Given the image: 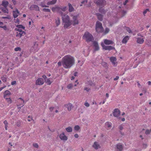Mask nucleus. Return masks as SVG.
<instances>
[{"label":"nucleus","mask_w":151,"mask_h":151,"mask_svg":"<svg viewBox=\"0 0 151 151\" xmlns=\"http://www.w3.org/2000/svg\"><path fill=\"white\" fill-rule=\"evenodd\" d=\"M75 61L73 57L70 55H66L62 59V65L65 68H70L74 64Z\"/></svg>","instance_id":"obj_1"},{"label":"nucleus","mask_w":151,"mask_h":151,"mask_svg":"<svg viewBox=\"0 0 151 151\" xmlns=\"http://www.w3.org/2000/svg\"><path fill=\"white\" fill-rule=\"evenodd\" d=\"M62 18L63 22L64 23V27L65 29H68L72 24L70 20V17L66 14L62 16Z\"/></svg>","instance_id":"obj_2"},{"label":"nucleus","mask_w":151,"mask_h":151,"mask_svg":"<svg viewBox=\"0 0 151 151\" xmlns=\"http://www.w3.org/2000/svg\"><path fill=\"white\" fill-rule=\"evenodd\" d=\"M82 38L87 42H92L93 40V37L92 34L88 32H85Z\"/></svg>","instance_id":"obj_3"},{"label":"nucleus","mask_w":151,"mask_h":151,"mask_svg":"<svg viewBox=\"0 0 151 151\" xmlns=\"http://www.w3.org/2000/svg\"><path fill=\"white\" fill-rule=\"evenodd\" d=\"M96 32L99 33H102L104 31L102 23L98 21L96 22Z\"/></svg>","instance_id":"obj_4"},{"label":"nucleus","mask_w":151,"mask_h":151,"mask_svg":"<svg viewBox=\"0 0 151 151\" xmlns=\"http://www.w3.org/2000/svg\"><path fill=\"white\" fill-rule=\"evenodd\" d=\"M52 10L53 12H57L59 13L62 17V16H63L64 14H63L62 12L61 11V8L58 6L52 7Z\"/></svg>","instance_id":"obj_5"},{"label":"nucleus","mask_w":151,"mask_h":151,"mask_svg":"<svg viewBox=\"0 0 151 151\" xmlns=\"http://www.w3.org/2000/svg\"><path fill=\"white\" fill-rule=\"evenodd\" d=\"M78 14L76 15L73 16L72 18V21L71 22L72 24L74 26L76 24H78L79 23V21L78 20Z\"/></svg>","instance_id":"obj_6"},{"label":"nucleus","mask_w":151,"mask_h":151,"mask_svg":"<svg viewBox=\"0 0 151 151\" xmlns=\"http://www.w3.org/2000/svg\"><path fill=\"white\" fill-rule=\"evenodd\" d=\"M101 45L103 49L105 50H114L115 48L114 47L111 46H106L103 42L101 43Z\"/></svg>","instance_id":"obj_7"},{"label":"nucleus","mask_w":151,"mask_h":151,"mask_svg":"<svg viewBox=\"0 0 151 151\" xmlns=\"http://www.w3.org/2000/svg\"><path fill=\"white\" fill-rule=\"evenodd\" d=\"M113 114L114 116L117 117L118 119H120L121 118L120 117H119L120 114V111L117 109H114L113 112Z\"/></svg>","instance_id":"obj_8"},{"label":"nucleus","mask_w":151,"mask_h":151,"mask_svg":"<svg viewBox=\"0 0 151 151\" xmlns=\"http://www.w3.org/2000/svg\"><path fill=\"white\" fill-rule=\"evenodd\" d=\"M96 4L100 7L104 6L106 4L105 0H96Z\"/></svg>","instance_id":"obj_9"},{"label":"nucleus","mask_w":151,"mask_h":151,"mask_svg":"<svg viewBox=\"0 0 151 151\" xmlns=\"http://www.w3.org/2000/svg\"><path fill=\"white\" fill-rule=\"evenodd\" d=\"M17 28H15V30L17 31V32L20 31H24L22 29L24 30L25 27L22 25H17L16 26Z\"/></svg>","instance_id":"obj_10"},{"label":"nucleus","mask_w":151,"mask_h":151,"mask_svg":"<svg viewBox=\"0 0 151 151\" xmlns=\"http://www.w3.org/2000/svg\"><path fill=\"white\" fill-rule=\"evenodd\" d=\"M29 9L31 10H35L36 11H39L40 10L39 7L35 4H33L31 6Z\"/></svg>","instance_id":"obj_11"},{"label":"nucleus","mask_w":151,"mask_h":151,"mask_svg":"<svg viewBox=\"0 0 151 151\" xmlns=\"http://www.w3.org/2000/svg\"><path fill=\"white\" fill-rule=\"evenodd\" d=\"M59 138L61 140L63 141H66L68 139L67 137L65 135L64 132L60 134L59 136Z\"/></svg>","instance_id":"obj_12"},{"label":"nucleus","mask_w":151,"mask_h":151,"mask_svg":"<svg viewBox=\"0 0 151 151\" xmlns=\"http://www.w3.org/2000/svg\"><path fill=\"white\" fill-rule=\"evenodd\" d=\"M11 93L8 90L5 91L4 93V99H7L9 97H10Z\"/></svg>","instance_id":"obj_13"},{"label":"nucleus","mask_w":151,"mask_h":151,"mask_svg":"<svg viewBox=\"0 0 151 151\" xmlns=\"http://www.w3.org/2000/svg\"><path fill=\"white\" fill-rule=\"evenodd\" d=\"M44 81L43 79L42 78H38L36 80V84L37 85H42L44 84Z\"/></svg>","instance_id":"obj_14"},{"label":"nucleus","mask_w":151,"mask_h":151,"mask_svg":"<svg viewBox=\"0 0 151 151\" xmlns=\"http://www.w3.org/2000/svg\"><path fill=\"white\" fill-rule=\"evenodd\" d=\"M25 35V32L24 31H20V32H17L16 37L18 38H20L24 36Z\"/></svg>","instance_id":"obj_15"},{"label":"nucleus","mask_w":151,"mask_h":151,"mask_svg":"<svg viewBox=\"0 0 151 151\" xmlns=\"http://www.w3.org/2000/svg\"><path fill=\"white\" fill-rule=\"evenodd\" d=\"M18 102L19 103L17 105V106H21L22 107L24 105V101L23 99L20 98L18 99Z\"/></svg>","instance_id":"obj_16"},{"label":"nucleus","mask_w":151,"mask_h":151,"mask_svg":"<svg viewBox=\"0 0 151 151\" xmlns=\"http://www.w3.org/2000/svg\"><path fill=\"white\" fill-rule=\"evenodd\" d=\"M112 124L111 122H107L105 124V127L107 130L109 129L112 127Z\"/></svg>","instance_id":"obj_17"},{"label":"nucleus","mask_w":151,"mask_h":151,"mask_svg":"<svg viewBox=\"0 0 151 151\" xmlns=\"http://www.w3.org/2000/svg\"><path fill=\"white\" fill-rule=\"evenodd\" d=\"M110 60L113 65H116V59L114 57H111L110 58Z\"/></svg>","instance_id":"obj_18"},{"label":"nucleus","mask_w":151,"mask_h":151,"mask_svg":"<svg viewBox=\"0 0 151 151\" xmlns=\"http://www.w3.org/2000/svg\"><path fill=\"white\" fill-rule=\"evenodd\" d=\"M19 12L18 9H16L15 10L13 11V16L14 18H17L19 14Z\"/></svg>","instance_id":"obj_19"},{"label":"nucleus","mask_w":151,"mask_h":151,"mask_svg":"<svg viewBox=\"0 0 151 151\" xmlns=\"http://www.w3.org/2000/svg\"><path fill=\"white\" fill-rule=\"evenodd\" d=\"M104 44L107 45H112L114 43V42L111 40L107 39H104Z\"/></svg>","instance_id":"obj_20"},{"label":"nucleus","mask_w":151,"mask_h":151,"mask_svg":"<svg viewBox=\"0 0 151 151\" xmlns=\"http://www.w3.org/2000/svg\"><path fill=\"white\" fill-rule=\"evenodd\" d=\"M65 106L67 108L68 111H70L73 107L72 105L70 103L65 104Z\"/></svg>","instance_id":"obj_21"},{"label":"nucleus","mask_w":151,"mask_h":151,"mask_svg":"<svg viewBox=\"0 0 151 151\" xmlns=\"http://www.w3.org/2000/svg\"><path fill=\"white\" fill-rule=\"evenodd\" d=\"M68 5L69 7L68 11L69 12H72L74 11V8L70 3H68Z\"/></svg>","instance_id":"obj_22"},{"label":"nucleus","mask_w":151,"mask_h":151,"mask_svg":"<svg viewBox=\"0 0 151 151\" xmlns=\"http://www.w3.org/2000/svg\"><path fill=\"white\" fill-rule=\"evenodd\" d=\"M144 42V40L142 37L138 38L137 39V43L142 44Z\"/></svg>","instance_id":"obj_23"},{"label":"nucleus","mask_w":151,"mask_h":151,"mask_svg":"<svg viewBox=\"0 0 151 151\" xmlns=\"http://www.w3.org/2000/svg\"><path fill=\"white\" fill-rule=\"evenodd\" d=\"M129 37L128 36H126L123 39L122 41V43L126 44L128 40H129Z\"/></svg>","instance_id":"obj_24"},{"label":"nucleus","mask_w":151,"mask_h":151,"mask_svg":"<svg viewBox=\"0 0 151 151\" xmlns=\"http://www.w3.org/2000/svg\"><path fill=\"white\" fill-rule=\"evenodd\" d=\"M116 148L119 151H121L123 150V146L120 143H118L116 145Z\"/></svg>","instance_id":"obj_25"},{"label":"nucleus","mask_w":151,"mask_h":151,"mask_svg":"<svg viewBox=\"0 0 151 151\" xmlns=\"http://www.w3.org/2000/svg\"><path fill=\"white\" fill-rule=\"evenodd\" d=\"M1 11L4 13H8L9 11L8 9L6 7H1Z\"/></svg>","instance_id":"obj_26"},{"label":"nucleus","mask_w":151,"mask_h":151,"mask_svg":"<svg viewBox=\"0 0 151 151\" xmlns=\"http://www.w3.org/2000/svg\"><path fill=\"white\" fill-rule=\"evenodd\" d=\"M96 15L98 19L101 21L103 20V16L100 13H97Z\"/></svg>","instance_id":"obj_27"},{"label":"nucleus","mask_w":151,"mask_h":151,"mask_svg":"<svg viewBox=\"0 0 151 151\" xmlns=\"http://www.w3.org/2000/svg\"><path fill=\"white\" fill-rule=\"evenodd\" d=\"M32 48H33L34 49V52H36V51H37L38 49V44L35 42Z\"/></svg>","instance_id":"obj_28"},{"label":"nucleus","mask_w":151,"mask_h":151,"mask_svg":"<svg viewBox=\"0 0 151 151\" xmlns=\"http://www.w3.org/2000/svg\"><path fill=\"white\" fill-rule=\"evenodd\" d=\"M57 0H52L50 1L47 2V5H51L55 4Z\"/></svg>","instance_id":"obj_29"},{"label":"nucleus","mask_w":151,"mask_h":151,"mask_svg":"<svg viewBox=\"0 0 151 151\" xmlns=\"http://www.w3.org/2000/svg\"><path fill=\"white\" fill-rule=\"evenodd\" d=\"M9 4V2L7 1H4L2 2L1 5L4 7H7Z\"/></svg>","instance_id":"obj_30"},{"label":"nucleus","mask_w":151,"mask_h":151,"mask_svg":"<svg viewBox=\"0 0 151 151\" xmlns=\"http://www.w3.org/2000/svg\"><path fill=\"white\" fill-rule=\"evenodd\" d=\"M109 31H110L109 29L107 27H106L105 28V30L104 31H104L102 32L103 35H105L107 34V33H109Z\"/></svg>","instance_id":"obj_31"},{"label":"nucleus","mask_w":151,"mask_h":151,"mask_svg":"<svg viewBox=\"0 0 151 151\" xmlns=\"http://www.w3.org/2000/svg\"><path fill=\"white\" fill-rule=\"evenodd\" d=\"M99 10V12L103 14H105L106 12V11L102 8H100Z\"/></svg>","instance_id":"obj_32"},{"label":"nucleus","mask_w":151,"mask_h":151,"mask_svg":"<svg viewBox=\"0 0 151 151\" xmlns=\"http://www.w3.org/2000/svg\"><path fill=\"white\" fill-rule=\"evenodd\" d=\"M51 79L49 78L47 79V80H45V81L46 83H47L48 85H50L51 84L52 81H51Z\"/></svg>","instance_id":"obj_33"},{"label":"nucleus","mask_w":151,"mask_h":151,"mask_svg":"<svg viewBox=\"0 0 151 151\" xmlns=\"http://www.w3.org/2000/svg\"><path fill=\"white\" fill-rule=\"evenodd\" d=\"M65 129L67 132H71L72 131V128L70 127H69L65 128Z\"/></svg>","instance_id":"obj_34"},{"label":"nucleus","mask_w":151,"mask_h":151,"mask_svg":"<svg viewBox=\"0 0 151 151\" xmlns=\"http://www.w3.org/2000/svg\"><path fill=\"white\" fill-rule=\"evenodd\" d=\"M99 49V47L97 42L95 41V51H97Z\"/></svg>","instance_id":"obj_35"},{"label":"nucleus","mask_w":151,"mask_h":151,"mask_svg":"<svg viewBox=\"0 0 151 151\" xmlns=\"http://www.w3.org/2000/svg\"><path fill=\"white\" fill-rule=\"evenodd\" d=\"M56 24L57 26H58L60 24V19L58 18L57 20H56Z\"/></svg>","instance_id":"obj_36"},{"label":"nucleus","mask_w":151,"mask_h":151,"mask_svg":"<svg viewBox=\"0 0 151 151\" xmlns=\"http://www.w3.org/2000/svg\"><path fill=\"white\" fill-rule=\"evenodd\" d=\"M6 101L9 104H11L12 103V100L11 99L10 97L7 98V99H5Z\"/></svg>","instance_id":"obj_37"},{"label":"nucleus","mask_w":151,"mask_h":151,"mask_svg":"<svg viewBox=\"0 0 151 151\" xmlns=\"http://www.w3.org/2000/svg\"><path fill=\"white\" fill-rule=\"evenodd\" d=\"M100 147L99 145L97 142H95V149H97Z\"/></svg>","instance_id":"obj_38"},{"label":"nucleus","mask_w":151,"mask_h":151,"mask_svg":"<svg viewBox=\"0 0 151 151\" xmlns=\"http://www.w3.org/2000/svg\"><path fill=\"white\" fill-rule=\"evenodd\" d=\"M0 27L3 28L4 30L5 31L8 30V29L7 28L6 25H4V26H0Z\"/></svg>","instance_id":"obj_39"},{"label":"nucleus","mask_w":151,"mask_h":151,"mask_svg":"<svg viewBox=\"0 0 151 151\" xmlns=\"http://www.w3.org/2000/svg\"><path fill=\"white\" fill-rule=\"evenodd\" d=\"M40 5L43 7H48V6L45 5L43 2H41L40 4Z\"/></svg>","instance_id":"obj_40"},{"label":"nucleus","mask_w":151,"mask_h":151,"mask_svg":"<svg viewBox=\"0 0 151 151\" xmlns=\"http://www.w3.org/2000/svg\"><path fill=\"white\" fill-rule=\"evenodd\" d=\"M125 29L127 30L129 33H131L132 32L131 30L129 27H125Z\"/></svg>","instance_id":"obj_41"},{"label":"nucleus","mask_w":151,"mask_h":151,"mask_svg":"<svg viewBox=\"0 0 151 151\" xmlns=\"http://www.w3.org/2000/svg\"><path fill=\"white\" fill-rule=\"evenodd\" d=\"M73 87V84L72 83H70L67 86V88L68 89H70L72 88Z\"/></svg>","instance_id":"obj_42"},{"label":"nucleus","mask_w":151,"mask_h":151,"mask_svg":"<svg viewBox=\"0 0 151 151\" xmlns=\"http://www.w3.org/2000/svg\"><path fill=\"white\" fill-rule=\"evenodd\" d=\"M42 11L44 12H50V10L48 8H44L42 9Z\"/></svg>","instance_id":"obj_43"},{"label":"nucleus","mask_w":151,"mask_h":151,"mask_svg":"<svg viewBox=\"0 0 151 151\" xmlns=\"http://www.w3.org/2000/svg\"><path fill=\"white\" fill-rule=\"evenodd\" d=\"M3 82H6V78L4 76H3L1 78Z\"/></svg>","instance_id":"obj_44"},{"label":"nucleus","mask_w":151,"mask_h":151,"mask_svg":"<svg viewBox=\"0 0 151 151\" xmlns=\"http://www.w3.org/2000/svg\"><path fill=\"white\" fill-rule=\"evenodd\" d=\"M61 8V11H63V12H65L67 9V7L64 6L63 7H62Z\"/></svg>","instance_id":"obj_45"},{"label":"nucleus","mask_w":151,"mask_h":151,"mask_svg":"<svg viewBox=\"0 0 151 151\" xmlns=\"http://www.w3.org/2000/svg\"><path fill=\"white\" fill-rule=\"evenodd\" d=\"M74 129L76 131H78L80 129V127L78 125H76L74 127Z\"/></svg>","instance_id":"obj_46"},{"label":"nucleus","mask_w":151,"mask_h":151,"mask_svg":"<svg viewBox=\"0 0 151 151\" xmlns=\"http://www.w3.org/2000/svg\"><path fill=\"white\" fill-rule=\"evenodd\" d=\"M33 146L36 148H38L39 147V146L37 143H34L33 144Z\"/></svg>","instance_id":"obj_47"},{"label":"nucleus","mask_w":151,"mask_h":151,"mask_svg":"<svg viewBox=\"0 0 151 151\" xmlns=\"http://www.w3.org/2000/svg\"><path fill=\"white\" fill-rule=\"evenodd\" d=\"M21 48L19 47H17L14 49V50L15 51H21Z\"/></svg>","instance_id":"obj_48"},{"label":"nucleus","mask_w":151,"mask_h":151,"mask_svg":"<svg viewBox=\"0 0 151 151\" xmlns=\"http://www.w3.org/2000/svg\"><path fill=\"white\" fill-rule=\"evenodd\" d=\"M146 44L148 46H151V40H148L146 41Z\"/></svg>","instance_id":"obj_49"},{"label":"nucleus","mask_w":151,"mask_h":151,"mask_svg":"<svg viewBox=\"0 0 151 151\" xmlns=\"http://www.w3.org/2000/svg\"><path fill=\"white\" fill-rule=\"evenodd\" d=\"M123 126L122 124H121L120 125L119 127V129L120 130H122L123 129Z\"/></svg>","instance_id":"obj_50"},{"label":"nucleus","mask_w":151,"mask_h":151,"mask_svg":"<svg viewBox=\"0 0 151 151\" xmlns=\"http://www.w3.org/2000/svg\"><path fill=\"white\" fill-rule=\"evenodd\" d=\"M84 105H85V106L86 107H88L89 106V104L86 101L84 103Z\"/></svg>","instance_id":"obj_51"},{"label":"nucleus","mask_w":151,"mask_h":151,"mask_svg":"<svg viewBox=\"0 0 151 151\" xmlns=\"http://www.w3.org/2000/svg\"><path fill=\"white\" fill-rule=\"evenodd\" d=\"M150 131L149 130L147 129L146 130L145 132V133L146 134H150Z\"/></svg>","instance_id":"obj_52"},{"label":"nucleus","mask_w":151,"mask_h":151,"mask_svg":"<svg viewBox=\"0 0 151 151\" xmlns=\"http://www.w3.org/2000/svg\"><path fill=\"white\" fill-rule=\"evenodd\" d=\"M149 10L148 9H147L143 12V14L145 15V14L146 13L147 11H149Z\"/></svg>","instance_id":"obj_53"},{"label":"nucleus","mask_w":151,"mask_h":151,"mask_svg":"<svg viewBox=\"0 0 151 151\" xmlns=\"http://www.w3.org/2000/svg\"><path fill=\"white\" fill-rule=\"evenodd\" d=\"M102 65L105 67H106L107 66V63L105 62H103L102 63Z\"/></svg>","instance_id":"obj_54"},{"label":"nucleus","mask_w":151,"mask_h":151,"mask_svg":"<svg viewBox=\"0 0 151 151\" xmlns=\"http://www.w3.org/2000/svg\"><path fill=\"white\" fill-rule=\"evenodd\" d=\"M3 19H11V18L10 17H3Z\"/></svg>","instance_id":"obj_55"},{"label":"nucleus","mask_w":151,"mask_h":151,"mask_svg":"<svg viewBox=\"0 0 151 151\" xmlns=\"http://www.w3.org/2000/svg\"><path fill=\"white\" fill-rule=\"evenodd\" d=\"M17 126L18 127H19L21 124V122L20 121H18L17 122Z\"/></svg>","instance_id":"obj_56"},{"label":"nucleus","mask_w":151,"mask_h":151,"mask_svg":"<svg viewBox=\"0 0 151 151\" xmlns=\"http://www.w3.org/2000/svg\"><path fill=\"white\" fill-rule=\"evenodd\" d=\"M90 89L89 88L85 87L84 88V90H86V91L88 92L90 91Z\"/></svg>","instance_id":"obj_57"},{"label":"nucleus","mask_w":151,"mask_h":151,"mask_svg":"<svg viewBox=\"0 0 151 151\" xmlns=\"http://www.w3.org/2000/svg\"><path fill=\"white\" fill-rule=\"evenodd\" d=\"M58 66H61L62 64V61L61 62L60 61L58 62Z\"/></svg>","instance_id":"obj_58"},{"label":"nucleus","mask_w":151,"mask_h":151,"mask_svg":"<svg viewBox=\"0 0 151 151\" xmlns=\"http://www.w3.org/2000/svg\"><path fill=\"white\" fill-rule=\"evenodd\" d=\"M74 137L76 138H78L79 136L77 134H75L74 135Z\"/></svg>","instance_id":"obj_59"},{"label":"nucleus","mask_w":151,"mask_h":151,"mask_svg":"<svg viewBox=\"0 0 151 151\" xmlns=\"http://www.w3.org/2000/svg\"><path fill=\"white\" fill-rule=\"evenodd\" d=\"M143 145V147L144 148H145L147 146V144H144Z\"/></svg>","instance_id":"obj_60"},{"label":"nucleus","mask_w":151,"mask_h":151,"mask_svg":"<svg viewBox=\"0 0 151 151\" xmlns=\"http://www.w3.org/2000/svg\"><path fill=\"white\" fill-rule=\"evenodd\" d=\"M16 82L15 81H13L12 82L11 84L12 85H14L16 84Z\"/></svg>","instance_id":"obj_61"},{"label":"nucleus","mask_w":151,"mask_h":151,"mask_svg":"<svg viewBox=\"0 0 151 151\" xmlns=\"http://www.w3.org/2000/svg\"><path fill=\"white\" fill-rule=\"evenodd\" d=\"M4 125H8V123L7 122L6 120H5L4 122Z\"/></svg>","instance_id":"obj_62"},{"label":"nucleus","mask_w":151,"mask_h":151,"mask_svg":"<svg viewBox=\"0 0 151 151\" xmlns=\"http://www.w3.org/2000/svg\"><path fill=\"white\" fill-rule=\"evenodd\" d=\"M128 0H126L123 3V4L124 5H125L128 2Z\"/></svg>","instance_id":"obj_63"},{"label":"nucleus","mask_w":151,"mask_h":151,"mask_svg":"<svg viewBox=\"0 0 151 151\" xmlns=\"http://www.w3.org/2000/svg\"><path fill=\"white\" fill-rule=\"evenodd\" d=\"M119 77L118 76H116V77L114 78V80L116 81L118 79Z\"/></svg>","instance_id":"obj_64"}]
</instances>
